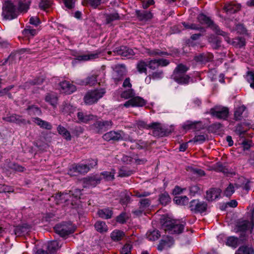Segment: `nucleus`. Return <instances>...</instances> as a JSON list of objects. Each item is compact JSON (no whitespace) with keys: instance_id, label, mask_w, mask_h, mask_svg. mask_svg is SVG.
<instances>
[{"instance_id":"f257e3e1","label":"nucleus","mask_w":254,"mask_h":254,"mask_svg":"<svg viewBox=\"0 0 254 254\" xmlns=\"http://www.w3.org/2000/svg\"><path fill=\"white\" fill-rule=\"evenodd\" d=\"M189 68L183 64H179L175 68L172 75V78L179 84H187L190 82V77L186 74Z\"/></svg>"},{"instance_id":"f03ea898","label":"nucleus","mask_w":254,"mask_h":254,"mask_svg":"<svg viewBox=\"0 0 254 254\" xmlns=\"http://www.w3.org/2000/svg\"><path fill=\"white\" fill-rule=\"evenodd\" d=\"M198 21L202 24H206L210 27L215 33L224 37L225 40L229 42V38L227 36V33L222 31L219 27L212 21L209 17L203 14H200L198 17Z\"/></svg>"},{"instance_id":"7ed1b4c3","label":"nucleus","mask_w":254,"mask_h":254,"mask_svg":"<svg viewBox=\"0 0 254 254\" xmlns=\"http://www.w3.org/2000/svg\"><path fill=\"white\" fill-rule=\"evenodd\" d=\"M106 91L104 88L95 89L88 91L84 97V101L86 105H92L96 103L105 94Z\"/></svg>"},{"instance_id":"20e7f679","label":"nucleus","mask_w":254,"mask_h":254,"mask_svg":"<svg viewBox=\"0 0 254 254\" xmlns=\"http://www.w3.org/2000/svg\"><path fill=\"white\" fill-rule=\"evenodd\" d=\"M112 79L116 84L122 81L127 74V69L124 64H117L112 66Z\"/></svg>"},{"instance_id":"39448f33","label":"nucleus","mask_w":254,"mask_h":254,"mask_svg":"<svg viewBox=\"0 0 254 254\" xmlns=\"http://www.w3.org/2000/svg\"><path fill=\"white\" fill-rule=\"evenodd\" d=\"M165 230L171 234H179L181 233L184 229V225L176 220L166 221L163 224Z\"/></svg>"},{"instance_id":"423d86ee","label":"nucleus","mask_w":254,"mask_h":254,"mask_svg":"<svg viewBox=\"0 0 254 254\" xmlns=\"http://www.w3.org/2000/svg\"><path fill=\"white\" fill-rule=\"evenodd\" d=\"M150 129L154 136H164L169 134L172 131L171 128H168L160 123H154L151 124Z\"/></svg>"},{"instance_id":"0eeeda50","label":"nucleus","mask_w":254,"mask_h":254,"mask_svg":"<svg viewBox=\"0 0 254 254\" xmlns=\"http://www.w3.org/2000/svg\"><path fill=\"white\" fill-rule=\"evenodd\" d=\"M54 229L56 233L62 237L73 233L75 230V228L71 223L65 222L56 225Z\"/></svg>"},{"instance_id":"6e6552de","label":"nucleus","mask_w":254,"mask_h":254,"mask_svg":"<svg viewBox=\"0 0 254 254\" xmlns=\"http://www.w3.org/2000/svg\"><path fill=\"white\" fill-rule=\"evenodd\" d=\"M113 125V122L111 120H98L92 125L91 127L96 132L102 133L111 128Z\"/></svg>"},{"instance_id":"1a4fd4ad","label":"nucleus","mask_w":254,"mask_h":254,"mask_svg":"<svg viewBox=\"0 0 254 254\" xmlns=\"http://www.w3.org/2000/svg\"><path fill=\"white\" fill-rule=\"evenodd\" d=\"M210 114L218 119L225 120L228 117L229 110L226 107L215 106L210 109Z\"/></svg>"},{"instance_id":"9d476101","label":"nucleus","mask_w":254,"mask_h":254,"mask_svg":"<svg viewBox=\"0 0 254 254\" xmlns=\"http://www.w3.org/2000/svg\"><path fill=\"white\" fill-rule=\"evenodd\" d=\"M3 14L5 18L12 19L17 17L16 8L10 1L5 2L3 7Z\"/></svg>"},{"instance_id":"9b49d317","label":"nucleus","mask_w":254,"mask_h":254,"mask_svg":"<svg viewBox=\"0 0 254 254\" xmlns=\"http://www.w3.org/2000/svg\"><path fill=\"white\" fill-rule=\"evenodd\" d=\"M207 205L203 201H200L198 199H193L190 203V208L191 211L195 213H202L206 211Z\"/></svg>"},{"instance_id":"f8f14e48","label":"nucleus","mask_w":254,"mask_h":254,"mask_svg":"<svg viewBox=\"0 0 254 254\" xmlns=\"http://www.w3.org/2000/svg\"><path fill=\"white\" fill-rule=\"evenodd\" d=\"M125 134L123 131H110L103 135V138L106 141H119L124 139Z\"/></svg>"},{"instance_id":"ddd939ff","label":"nucleus","mask_w":254,"mask_h":254,"mask_svg":"<svg viewBox=\"0 0 254 254\" xmlns=\"http://www.w3.org/2000/svg\"><path fill=\"white\" fill-rule=\"evenodd\" d=\"M113 52L123 57H126L128 58H130L131 56H133L135 53L133 52L132 49H130L126 46H121L119 47H117L114 49L113 51ZM112 52L109 51L108 52V54H111Z\"/></svg>"},{"instance_id":"4468645a","label":"nucleus","mask_w":254,"mask_h":254,"mask_svg":"<svg viewBox=\"0 0 254 254\" xmlns=\"http://www.w3.org/2000/svg\"><path fill=\"white\" fill-rule=\"evenodd\" d=\"M89 171L88 166L86 164H79L73 166L69 170L68 174L71 176L77 175L78 174H84Z\"/></svg>"},{"instance_id":"2eb2a0df","label":"nucleus","mask_w":254,"mask_h":254,"mask_svg":"<svg viewBox=\"0 0 254 254\" xmlns=\"http://www.w3.org/2000/svg\"><path fill=\"white\" fill-rule=\"evenodd\" d=\"M254 222V209L252 210V221L249 222L248 220H244L240 222L237 225L238 231L244 232L250 230L251 232L253 229Z\"/></svg>"},{"instance_id":"dca6fc26","label":"nucleus","mask_w":254,"mask_h":254,"mask_svg":"<svg viewBox=\"0 0 254 254\" xmlns=\"http://www.w3.org/2000/svg\"><path fill=\"white\" fill-rule=\"evenodd\" d=\"M139 207L138 210L133 211V213L136 215H140L145 210L148 209L151 204V201L149 199L146 198H142L139 201Z\"/></svg>"},{"instance_id":"f3484780","label":"nucleus","mask_w":254,"mask_h":254,"mask_svg":"<svg viewBox=\"0 0 254 254\" xmlns=\"http://www.w3.org/2000/svg\"><path fill=\"white\" fill-rule=\"evenodd\" d=\"M61 91L63 93L70 94L76 90V87L69 83V81H64L60 83Z\"/></svg>"},{"instance_id":"a211bd4d","label":"nucleus","mask_w":254,"mask_h":254,"mask_svg":"<svg viewBox=\"0 0 254 254\" xmlns=\"http://www.w3.org/2000/svg\"><path fill=\"white\" fill-rule=\"evenodd\" d=\"M221 190L218 189L212 188L206 192V198L208 201H213L220 195Z\"/></svg>"},{"instance_id":"6ab92c4d","label":"nucleus","mask_w":254,"mask_h":254,"mask_svg":"<svg viewBox=\"0 0 254 254\" xmlns=\"http://www.w3.org/2000/svg\"><path fill=\"white\" fill-rule=\"evenodd\" d=\"M77 118L80 122L87 123L91 120H93L95 118L92 115H87L84 114L82 112H79L77 114Z\"/></svg>"},{"instance_id":"aec40b11","label":"nucleus","mask_w":254,"mask_h":254,"mask_svg":"<svg viewBox=\"0 0 254 254\" xmlns=\"http://www.w3.org/2000/svg\"><path fill=\"white\" fill-rule=\"evenodd\" d=\"M213 59V55L210 53H207L205 54H202L196 57V60L202 63H206L212 61Z\"/></svg>"},{"instance_id":"412c9836","label":"nucleus","mask_w":254,"mask_h":254,"mask_svg":"<svg viewBox=\"0 0 254 254\" xmlns=\"http://www.w3.org/2000/svg\"><path fill=\"white\" fill-rule=\"evenodd\" d=\"M97 213L100 217L108 219L112 217L113 211L111 209L108 208H105L99 210Z\"/></svg>"},{"instance_id":"4be33fe9","label":"nucleus","mask_w":254,"mask_h":254,"mask_svg":"<svg viewBox=\"0 0 254 254\" xmlns=\"http://www.w3.org/2000/svg\"><path fill=\"white\" fill-rule=\"evenodd\" d=\"M235 254H254V249L249 246H242L239 248Z\"/></svg>"},{"instance_id":"5701e85b","label":"nucleus","mask_w":254,"mask_h":254,"mask_svg":"<svg viewBox=\"0 0 254 254\" xmlns=\"http://www.w3.org/2000/svg\"><path fill=\"white\" fill-rule=\"evenodd\" d=\"M70 197V195L68 193H58L54 196L56 199V203L57 204H60L67 202Z\"/></svg>"},{"instance_id":"b1692460","label":"nucleus","mask_w":254,"mask_h":254,"mask_svg":"<svg viewBox=\"0 0 254 254\" xmlns=\"http://www.w3.org/2000/svg\"><path fill=\"white\" fill-rule=\"evenodd\" d=\"M146 53L149 56H151V57H156V56L164 57V56H168L169 55V54L167 52L161 51L159 49L151 50L149 49H147L146 50Z\"/></svg>"},{"instance_id":"393cba45","label":"nucleus","mask_w":254,"mask_h":254,"mask_svg":"<svg viewBox=\"0 0 254 254\" xmlns=\"http://www.w3.org/2000/svg\"><path fill=\"white\" fill-rule=\"evenodd\" d=\"M174 243V241L172 239L167 238V239L162 240L160 241L157 247V249L161 251L166 247H170Z\"/></svg>"},{"instance_id":"a878e982","label":"nucleus","mask_w":254,"mask_h":254,"mask_svg":"<svg viewBox=\"0 0 254 254\" xmlns=\"http://www.w3.org/2000/svg\"><path fill=\"white\" fill-rule=\"evenodd\" d=\"M101 180L102 177L97 175L86 178L87 183L92 186H95L96 185L99 184Z\"/></svg>"},{"instance_id":"bb28decb","label":"nucleus","mask_w":254,"mask_h":254,"mask_svg":"<svg viewBox=\"0 0 254 254\" xmlns=\"http://www.w3.org/2000/svg\"><path fill=\"white\" fill-rule=\"evenodd\" d=\"M33 122L42 128L47 129H51L52 128V126L50 123L39 118H34Z\"/></svg>"},{"instance_id":"cd10ccee","label":"nucleus","mask_w":254,"mask_h":254,"mask_svg":"<svg viewBox=\"0 0 254 254\" xmlns=\"http://www.w3.org/2000/svg\"><path fill=\"white\" fill-rule=\"evenodd\" d=\"M125 236V233L120 230H116L111 234V238L114 241H121Z\"/></svg>"},{"instance_id":"c85d7f7f","label":"nucleus","mask_w":254,"mask_h":254,"mask_svg":"<svg viewBox=\"0 0 254 254\" xmlns=\"http://www.w3.org/2000/svg\"><path fill=\"white\" fill-rule=\"evenodd\" d=\"M147 66H148V63L143 60H140L136 64L137 70L140 73H147Z\"/></svg>"},{"instance_id":"c756f323","label":"nucleus","mask_w":254,"mask_h":254,"mask_svg":"<svg viewBox=\"0 0 254 254\" xmlns=\"http://www.w3.org/2000/svg\"><path fill=\"white\" fill-rule=\"evenodd\" d=\"M100 53L96 52L95 53H90L85 55L79 56L77 60L79 61H87L90 60H94L98 57Z\"/></svg>"},{"instance_id":"7c9ffc66","label":"nucleus","mask_w":254,"mask_h":254,"mask_svg":"<svg viewBox=\"0 0 254 254\" xmlns=\"http://www.w3.org/2000/svg\"><path fill=\"white\" fill-rule=\"evenodd\" d=\"M94 227L96 230L100 232L103 233L108 231V227L105 222L98 221L94 224Z\"/></svg>"},{"instance_id":"2f4dec72","label":"nucleus","mask_w":254,"mask_h":254,"mask_svg":"<svg viewBox=\"0 0 254 254\" xmlns=\"http://www.w3.org/2000/svg\"><path fill=\"white\" fill-rule=\"evenodd\" d=\"M200 123H201L200 122H192L188 121L184 124L182 127L185 130L196 129L197 125L198 124L200 125Z\"/></svg>"},{"instance_id":"473e14b6","label":"nucleus","mask_w":254,"mask_h":254,"mask_svg":"<svg viewBox=\"0 0 254 254\" xmlns=\"http://www.w3.org/2000/svg\"><path fill=\"white\" fill-rule=\"evenodd\" d=\"M57 129L59 133L62 135L63 137L67 140L71 139L70 132L65 127L60 125L58 127Z\"/></svg>"},{"instance_id":"72a5a7b5","label":"nucleus","mask_w":254,"mask_h":254,"mask_svg":"<svg viewBox=\"0 0 254 254\" xmlns=\"http://www.w3.org/2000/svg\"><path fill=\"white\" fill-rule=\"evenodd\" d=\"M246 110V107L242 105L237 108L234 112V119L240 121L242 119V114Z\"/></svg>"},{"instance_id":"f704fd0d","label":"nucleus","mask_w":254,"mask_h":254,"mask_svg":"<svg viewBox=\"0 0 254 254\" xmlns=\"http://www.w3.org/2000/svg\"><path fill=\"white\" fill-rule=\"evenodd\" d=\"M115 170L112 169L111 171H104L101 173L104 179L107 181H113L115 179Z\"/></svg>"},{"instance_id":"c9c22d12","label":"nucleus","mask_w":254,"mask_h":254,"mask_svg":"<svg viewBox=\"0 0 254 254\" xmlns=\"http://www.w3.org/2000/svg\"><path fill=\"white\" fill-rule=\"evenodd\" d=\"M47 249L49 253H53L60 248L59 243L57 241H53L47 244Z\"/></svg>"},{"instance_id":"e433bc0d","label":"nucleus","mask_w":254,"mask_h":254,"mask_svg":"<svg viewBox=\"0 0 254 254\" xmlns=\"http://www.w3.org/2000/svg\"><path fill=\"white\" fill-rule=\"evenodd\" d=\"M131 99L133 103V107H143L146 103V101L144 99L139 96H136L132 98Z\"/></svg>"},{"instance_id":"4c0bfd02","label":"nucleus","mask_w":254,"mask_h":254,"mask_svg":"<svg viewBox=\"0 0 254 254\" xmlns=\"http://www.w3.org/2000/svg\"><path fill=\"white\" fill-rule=\"evenodd\" d=\"M136 15L141 20H148L152 17V14L150 12L143 11L140 12L139 10L136 11Z\"/></svg>"},{"instance_id":"58836bf2","label":"nucleus","mask_w":254,"mask_h":254,"mask_svg":"<svg viewBox=\"0 0 254 254\" xmlns=\"http://www.w3.org/2000/svg\"><path fill=\"white\" fill-rule=\"evenodd\" d=\"M75 110V108L70 104L64 102L63 104L61 107V111L64 114H70Z\"/></svg>"},{"instance_id":"ea45409f","label":"nucleus","mask_w":254,"mask_h":254,"mask_svg":"<svg viewBox=\"0 0 254 254\" xmlns=\"http://www.w3.org/2000/svg\"><path fill=\"white\" fill-rule=\"evenodd\" d=\"M45 100L54 107L57 106L58 98L54 94H47L45 97Z\"/></svg>"},{"instance_id":"a19ab883","label":"nucleus","mask_w":254,"mask_h":254,"mask_svg":"<svg viewBox=\"0 0 254 254\" xmlns=\"http://www.w3.org/2000/svg\"><path fill=\"white\" fill-rule=\"evenodd\" d=\"M27 110L31 116H39L41 114V111L40 108L35 105L29 106Z\"/></svg>"},{"instance_id":"79ce46f5","label":"nucleus","mask_w":254,"mask_h":254,"mask_svg":"<svg viewBox=\"0 0 254 254\" xmlns=\"http://www.w3.org/2000/svg\"><path fill=\"white\" fill-rule=\"evenodd\" d=\"M241 180L243 181V183L241 184H236V188L237 189L242 188L243 190L248 191L251 189V182L250 181L245 179L244 178H242Z\"/></svg>"},{"instance_id":"37998d69","label":"nucleus","mask_w":254,"mask_h":254,"mask_svg":"<svg viewBox=\"0 0 254 254\" xmlns=\"http://www.w3.org/2000/svg\"><path fill=\"white\" fill-rule=\"evenodd\" d=\"M174 201L177 204L184 205L188 204L189 198L187 196H176L174 197Z\"/></svg>"},{"instance_id":"c03bdc74","label":"nucleus","mask_w":254,"mask_h":254,"mask_svg":"<svg viewBox=\"0 0 254 254\" xmlns=\"http://www.w3.org/2000/svg\"><path fill=\"white\" fill-rule=\"evenodd\" d=\"M97 82V75L93 74L88 76L84 81L82 82V85H93Z\"/></svg>"},{"instance_id":"a18cd8bd","label":"nucleus","mask_w":254,"mask_h":254,"mask_svg":"<svg viewBox=\"0 0 254 254\" xmlns=\"http://www.w3.org/2000/svg\"><path fill=\"white\" fill-rule=\"evenodd\" d=\"M105 18L106 23L109 24L115 20H119L120 19V16L118 13L115 12L106 14Z\"/></svg>"},{"instance_id":"49530a36","label":"nucleus","mask_w":254,"mask_h":254,"mask_svg":"<svg viewBox=\"0 0 254 254\" xmlns=\"http://www.w3.org/2000/svg\"><path fill=\"white\" fill-rule=\"evenodd\" d=\"M160 234L158 230H154L152 231L148 232L147 233V238L150 241H155L157 240L159 237Z\"/></svg>"},{"instance_id":"de8ad7c7","label":"nucleus","mask_w":254,"mask_h":254,"mask_svg":"<svg viewBox=\"0 0 254 254\" xmlns=\"http://www.w3.org/2000/svg\"><path fill=\"white\" fill-rule=\"evenodd\" d=\"M170 197L168 193L164 192L161 193L159 196V201L163 205H167L170 201Z\"/></svg>"},{"instance_id":"09e8293b","label":"nucleus","mask_w":254,"mask_h":254,"mask_svg":"<svg viewBox=\"0 0 254 254\" xmlns=\"http://www.w3.org/2000/svg\"><path fill=\"white\" fill-rule=\"evenodd\" d=\"M226 245L235 248L238 245V239L234 237H230L227 240Z\"/></svg>"},{"instance_id":"8fccbe9b","label":"nucleus","mask_w":254,"mask_h":254,"mask_svg":"<svg viewBox=\"0 0 254 254\" xmlns=\"http://www.w3.org/2000/svg\"><path fill=\"white\" fill-rule=\"evenodd\" d=\"M133 172L131 170L126 169L125 167H122L119 171V176L121 177H125L130 176Z\"/></svg>"},{"instance_id":"3c124183","label":"nucleus","mask_w":254,"mask_h":254,"mask_svg":"<svg viewBox=\"0 0 254 254\" xmlns=\"http://www.w3.org/2000/svg\"><path fill=\"white\" fill-rule=\"evenodd\" d=\"M190 194L194 196L196 194H199L200 192V188L198 185H192L189 188Z\"/></svg>"},{"instance_id":"603ef678","label":"nucleus","mask_w":254,"mask_h":254,"mask_svg":"<svg viewBox=\"0 0 254 254\" xmlns=\"http://www.w3.org/2000/svg\"><path fill=\"white\" fill-rule=\"evenodd\" d=\"M239 7L238 6H236L232 4H226L224 7L225 11L230 13L235 12L239 9Z\"/></svg>"},{"instance_id":"864d4df0","label":"nucleus","mask_w":254,"mask_h":254,"mask_svg":"<svg viewBox=\"0 0 254 254\" xmlns=\"http://www.w3.org/2000/svg\"><path fill=\"white\" fill-rule=\"evenodd\" d=\"M148 67L152 70H155L159 67L158 59H153L148 62Z\"/></svg>"},{"instance_id":"5fc2aeb1","label":"nucleus","mask_w":254,"mask_h":254,"mask_svg":"<svg viewBox=\"0 0 254 254\" xmlns=\"http://www.w3.org/2000/svg\"><path fill=\"white\" fill-rule=\"evenodd\" d=\"M134 95V90L132 89H129L122 92L121 94V97L125 99H128L132 97Z\"/></svg>"},{"instance_id":"6e6d98bb","label":"nucleus","mask_w":254,"mask_h":254,"mask_svg":"<svg viewBox=\"0 0 254 254\" xmlns=\"http://www.w3.org/2000/svg\"><path fill=\"white\" fill-rule=\"evenodd\" d=\"M236 186H234L233 184H230L229 186L226 189L224 194L226 196H230L235 191Z\"/></svg>"},{"instance_id":"4d7b16f0","label":"nucleus","mask_w":254,"mask_h":254,"mask_svg":"<svg viewBox=\"0 0 254 254\" xmlns=\"http://www.w3.org/2000/svg\"><path fill=\"white\" fill-rule=\"evenodd\" d=\"M206 138V136L204 134L197 135H195L194 137L193 138L192 140L190 141V142L193 141L194 142H198L199 143H202L204 142Z\"/></svg>"},{"instance_id":"13d9d810","label":"nucleus","mask_w":254,"mask_h":254,"mask_svg":"<svg viewBox=\"0 0 254 254\" xmlns=\"http://www.w3.org/2000/svg\"><path fill=\"white\" fill-rule=\"evenodd\" d=\"M26 232V228L23 226H17L14 229V233L17 236H20Z\"/></svg>"},{"instance_id":"bf43d9fd","label":"nucleus","mask_w":254,"mask_h":254,"mask_svg":"<svg viewBox=\"0 0 254 254\" xmlns=\"http://www.w3.org/2000/svg\"><path fill=\"white\" fill-rule=\"evenodd\" d=\"M152 79L157 80L162 78L163 77V71L162 70H157L153 72L151 74Z\"/></svg>"},{"instance_id":"052dcab7","label":"nucleus","mask_w":254,"mask_h":254,"mask_svg":"<svg viewBox=\"0 0 254 254\" xmlns=\"http://www.w3.org/2000/svg\"><path fill=\"white\" fill-rule=\"evenodd\" d=\"M51 5V2L49 0H42L39 3V7L44 10H46Z\"/></svg>"},{"instance_id":"680f3d73","label":"nucleus","mask_w":254,"mask_h":254,"mask_svg":"<svg viewBox=\"0 0 254 254\" xmlns=\"http://www.w3.org/2000/svg\"><path fill=\"white\" fill-rule=\"evenodd\" d=\"M131 246L130 244H126L122 248L121 251V254H130Z\"/></svg>"},{"instance_id":"e2e57ef3","label":"nucleus","mask_w":254,"mask_h":254,"mask_svg":"<svg viewBox=\"0 0 254 254\" xmlns=\"http://www.w3.org/2000/svg\"><path fill=\"white\" fill-rule=\"evenodd\" d=\"M86 2L91 6L96 8L101 4V0H87Z\"/></svg>"},{"instance_id":"0e129e2a","label":"nucleus","mask_w":254,"mask_h":254,"mask_svg":"<svg viewBox=\"0 0 254 254\" xmlns=\"http://www.w3.org/2000/svg\"><path fill=\"white\" fill-rule=\"evenodd\" d=\"M65 6L71 9L74 6L76 0H63Z\"/></svg>"},{"instance_id":"69168bd1","label":"nucleus","mask_w":254,"mask_h":254,"mask_svg":"<svg viewBox=\"0 0 254 254\" xmlns=\"http://www.w3.org/2000/svg\"><path fill=\"white\" fill-rule=\"evenodd\" d=\"M136 125H137L138 128L139 129H144V128H146V129L150 128V127H150L151 124L148 125L143 121H138Z\"/></svg>"},{"instance_id":"338daca9","label":"nucleus","mask_w":254,"mask_h":254,"mask_svg":"<svg viewBox=\"0 0 254 254\" xmlns=\"http://www.w3.org/2000/svg\"><path fill=\"white\" fill-rule=\"evenodd\" d=\"M221 42L217 38H215L212 42V47L214 49H218L221 47Z\"/></svg>"},{"instance_id":"774afa93","label":"nucleus","mask_w":254,"mask_h":254,"mask_svg":"<svg viewBox=\"0 0 254 254\" xmlns=\"http://www.w3.org/2000/svg\"><path fill=\"white\" fill-rule=\"evenodd\" d=\"M248 81L250 83V86L254 89V72H250L248 73Z\"/></svg>"}]
</instances>
